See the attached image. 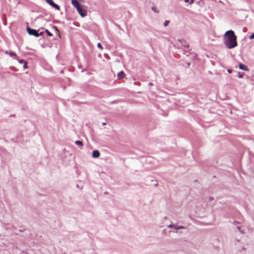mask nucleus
I'll return each instance as SVG.
<instances>
[{
	"label": "nucleus",
	"instance_id": "f3484780",
	"mask_svg": "<svg viewBox=\"0 0 254 254\" xmlns=\"http://www.w3.org/2000/svg\"><path fill=\"white\" fill-rule=\"evenodd\" d=\"M182 228H184V227L181 226V227H178L177 229H182Z\"/></svg>",
	"mask_w": 254,
	"mask_h": 254
},
{
	"label": "nucleus",
	"instance_id": "9b49d317",
	"mask_svg": "<svg viewBox=\"0 0 254 254\" xmlns=\"http://www.w3.org/2000/svg\"><path fill=\"white\" fill-rule=\"evenodd\" d=\"M169 22H170L169 20H166L164 23V26H167L169 24Z\"/></svg>",
	"mask_w": 254,
	"mask_h": 254
},
{
	"label": "nucleus",
	"instance_id": "20e7f679",
	"mask_svg": "<svg viewBox=\"0 0 254 254\" xmlns=\"http://www.w3.org/2000/svg\"><path fill=\"white\" fill-rule=\"evenodd\" d=\"M47 2L51 5L53 6L58 10H60V6L55 3L52 0H47Z\"/></svg>",
	"mask_w": 254,
	"mask_h": 254
},
{
	"label": "nucleus",
	"instance_id": "6ab92c4d",
	"mask_svg": "<svg viewBox=\"0 0 254 254\" xmlns=\"http://www.w3.org/2000/svg\"><path fill=\"white\" fill-rule=\"evenodd\" d=\"M152 9L153 10L155 11V7H152Z\"/></svg>",
	"mask_w": 254,
	"mask_h": 254
},
{
	"label": "nucleus",
	"instance_id": "a211bd4d",
	"mask_svg": "<svg viewBox=\"0 0 254 254\" xmlns=\"http://www.w3.org/2000/svg\"><path fill=\"white\" fill-rule=\"evenodd\" d=\"M189 1V0H185V2H188Z\"/></svg>",
	"mask_w": 254,
	"mask_h": 254
},
{
	"label": "nucleus",
	"instance_id": "ddd939ff",
	"mask_svg": "<svg viewBox=\"0 0 254 254\" xmlns=\"http://www.w3.org/2000/svg\"><path fill=\"white\" fill-rule=\"evenodd\" d=\"M250 39H254V33H253L249 37Z\"/></svg>",
	"mask_w": 254,
	"mask_h": 254
},
{
	"label": "nucleus",
	"instance_id": "4468645a",
	"mask_svg": "<svg viewBox=\"0 0 254 254\" xmlns=\"http://www.w3.org/2000/svg\"><path fill=\"white\" fill-rule=\"evenodd\" d=\"M24 68H27V62H24Z\"/></svg>",
	"mask_w": 254,
	"mask_h": 254
},
{
	"label": "nucleus",
	"instance_id": "f03ea898",
	"mask_svg": "<svg viewBox=\"0 0 254 254\" xmlns=\"http://www.w3.org/2000/svg\"><path fill=\"white\" fill-rule=\"evenodd\" d=\"M71 2L72 5L76 8L77 11L82 17L86 15V10L81 7L80 5L77 0H71Z\"/></svg>",
	"mask_w": 254,
	"mask_h": 254
},
{
	"label": "nucleus",
	"instance_id": "423d86ee",
	"mask_svg": "<svg viewBox=\"0 0 254 254\" xmlns=\"http://www.w3.org/2000/svg\"><path fill=\"white\" fill-rule=\"evenodd\" d=\"M239 67L240 69L244 70L246 71L249 70V68H248V66L245 64H241V63L239 64Z\"/></svg>",
	"mask_w": 254,
	"mask_h": 254
},
{
	"label": "nucleus",
	"instance_id": "2eb2a0df",
	"mask_svg": "<svg viewBox=\"0 0 254 254\" xmlns=\"http://www.w3.org/2000/svg\"><path fill=\"white\" fill-rule=\"evenodd\" d=\"M193 1H194V0H191L190 1V4L192 3L193 2Z\"/></svg>",
	"mask_w": 254,
	"mask_h": 254
},
{
	"label": "nucleus",
	"instance_id": "f257e3e1",
	"mask_svg": "<svg viewBox=\"0 0 254 254\" xmlns=\"http://www.w3.org/2000/svg\"><path fill=\"white\" fill-rule=\"evenodd\" d=\"M223 42L226 47L229 49H233L237 46V36L233 31L229 30L225 32Z\"/></svg>",
	"mask_w": 254,
	"mask_h": 254
},
{
	"label": "nucleus",
	"instance_id": "f8f14e48",
	"mask_svg": "<svg viewBox=\"0 0 254 254\" xmlns=\"http://www.w3.org/2000/svg\"><path fill=\"white\" fill-rule=\"evenodd\" d=\"M97 47L100 49L101 50H103V47L102 46V45L101 44V43H99L98 44H97Z\"/></svg>",
	"mask_w": 254,
	"mask_h": 254
},
{
	"label": "nucleus",
	"instance_id": "dca6fc26",
	"mask_svg": "<svg viewBox=\"0 0 254 254\" xmlns=\"http://www.w3.org/2000/svg\"><path fill=\"white\" fill-rule=\"evenodd\" d=\"M228 72L229 73H231L232 71H231V69H228Z\"/></svg>",
	"mask_w": 254,
	"mask_h": 254
},
{
	"label": "nucleus",
	"instance_id": "7ed1b4c3",
	"mask_svg": "<svg viewBox=\"0 0 254 254\" xmlns=\"http://www.w3.org/2000/svg\"><path fill=\"white\" fill-rule=\"evenodd\" d=\"M27 31L29 35H33L36 37H38L40 35H42L43 34V32L38 33V32L36 30L31 29L29 27L27 28Z\"/></svg>",
	"mask_w": 254,
	"mask_h": 254
},
{
	"label": "nucleus",
	"instance_id": "39448f33",
	"mask_svg": "<svg viewBox=\"0 0 254 254\" xmlns=\"http://www.w3.org/2000/svg\"><path fill=\"white\" fill-rule=\"evenodd\" d=\"M100 153L97 150H94L92 152V156L93 158H98L100 156Z\"/></svg>",
	"mask_w": 254,
	"mask_h": 254
},
{
	"label": "nucleus",
	"instance_id": "6e6552de",
	"mask_svg": "<svg viewBox=\"0 0 254 254\" xmlns=\"http://www.w3.org/2000/svg\"><path fill=\"white\" fill-rule=\"evenodd\" d=\"M75 143L78 145V146H82L83 145V143L82 142V141H79V140H77L75 142Z\"/></svg>",
	"mask_w": 254,
	"mask_h": 254
},
{
	"label": "nucleus",
	"instance_id": "1a4fd4ad",
	"mask_svg": "<svg viewBox=\"0 0 254 254\" xmlns=\"http://www.w3.org/2000/svg\"><path fill=\"white\" fill-rule=\"evenodd\" d=\"M45 32L48 34V36H53V34L48 30L46 29Z\"/></svg>",
	"mask_w": 254,
	"mask_h": 254
},
{
	"label": "nucleus",
	"instance_id": "9d476101",
	"mask_svg": "<svg viewBox=\"0 0 254 254\" xmlns=\"http://www.w3.org/2000/svg\"><path fill=\"white\" fill-rule=\"evenodd\" d=\"M5 53L6 54H8V53L7 52H6ZM9 55L10 56H16V54L15 53H13V52L12 53H9Z\"/></svg>",
	"mask_w": 254,
	"mask_h": 254
},
{
	"label": "nucleus",
	"instance_id": "0eeeda50",
	"mask_svg": "<svg viewBox=\"0 0 254 254\" xmlns=\"http://www.w3.org/2000/svg\"><path fill=\"white\" fill-rule=\"evenodd\" d=\"M126 76L125 73L123 71L119 72L117 74V77L119 79H123Z\"/></svg>",
	"mask_w": 254,
	"mask_h": 254
}]
</instances>
